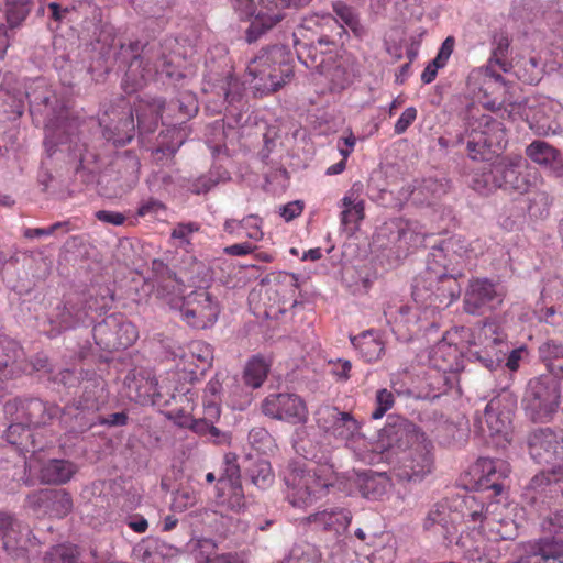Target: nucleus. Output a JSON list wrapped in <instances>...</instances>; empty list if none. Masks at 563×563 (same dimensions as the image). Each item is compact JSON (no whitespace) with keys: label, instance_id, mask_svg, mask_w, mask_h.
<instances>
[{"label":"nucleus","instance_id":"obj_1","mask_svg":"<svg viewBox=\"0 0 563 563\" xmlns=\"http://www.w3.org/2000/svg\"><path fill=\"white\" fill-rule=\"evenodd\" d=\"M174 40H153L141 44L139 41L123 43L112 40L110 49H113V57L125 64L128 69L122 79V89L131 95L152 80L154 77L165 79L168 85L184 87L187 79L185 67L176 63L177 56L172 53Z\"/></svg>","mask_w":563,"mask_h":563},{"label":"nucleus","instance_id":"obj_2","mask_svg":"<svg viewBox=\"0 0 563 563\" xmlns=\"http://www.w3.org/2000/svg\"><path fill=\"white\" fill-rule=\"evenodd\" d=\"M25 96L33 120L37 124H43L46 130L44 145L48 156H52L63 133L74 134V131L81 126V121L69 115L64 101L43 79L34 80L26 89Z\"/></svg>","mask_w":563,"mask_h":563},{"label":"nucleus","instance_id":"obj_3","mask_svg":"<svg viewBox=\"0 0 563 563\" xmlns=\"http://www.w3.org/2000/svg\"><path fill=\"white\" fill-rule=\"evenodd\" d=\"M246 71L257 90L277 91L294 76L291 53L282 45L263 48L250 60Z\"/></svg>","mask_w":563,"mask_h":563},{"label":"nucleus","instance_id":"obj_4","mask_svg":"<svg viewBox=\"0 0 563 563\" xmlns=\"http://www.w3.org/2000/svg\"><path fill=\"white\" fill-rule=\"evenodd\" d=\"M284 481L288 487L287 499L294 507H305L320 498L322 494L333 486L335 481L333 466L307 470L298 461L288 463Z\"/></svg>","mask_w":563,"mask_h":563},{"label":"nucleus","instance_id":"obj_5","mask_svg":"<svg viewBox=\"0 0 563 563\" xmlns=\"http://www.w3.org/2000/svg\"><path fill=\"white\" fill-rule=\"evenodd\" d=\"M463 276L457 269H452V273L440 267L424 269L413 280L412 298L424 307H449L461 295L459 278Z\"/></svg>","mask_w":563,"mask_h":563},{"label":"nucleus","instance_id":"obj_6","mask_svg":"<svg viewBox=\"0 0 563 563\" xmlns=\"http://www.w3.org/2000/svg\"><path fill=\"white\" fill-rule=\"evenodd\" d=\"M466 148L472 159L490 162L499 156L507 144L504 124L489 114L470 123Z\"/></svg>","mask_w":563,"mask_h":563},{"label":"nucleus","instance_id":"obj_7","mask_svg":"<svg viewBox=\"0 0 563 563\" xmlns=\"http://www.w3.org/2000/svg\"><path fill=\"white\" fill-rule=\"evenodd\" d=\"M560 402V384L551 375H541L529 380L522 399L527 416L533 422L552 418Z\"/></svg>","mask_w":563,"mask_h":563},{"label":"nucleus","instance_id":"obj_8","mask_svg":"<svg viewBox=\"0 0 563 563\" xmlns=\"http://www.w3.org/2000/svg\"><path fill=\"white\" fill-rule=\"evenodd\" d=\"M5 417L10 421L24 422L30 428L49 424L60 415V408L38 398H20L8 400L3 406Z\"/></svg>","mask_w":563,"mask_h":563},{"label":"nucleus","instance_id":"obj_9","mask_svg":"<svg viewBox=\"0 0 563 563\" xmlns=\"http://www.w3.org/2000/svg\"><path fill=\"white\" fill-rule=\"evenodd\" d=\"M96 344L104 351H119L131 346L137 339L135 327L122 314H109L92 330Z\"/></svg>","mask_w":563,"mask_h":563},{"label":"nucleus","instance_id":"obj_10","mask_svg":"<svg viewBox=\"0 0 563 563\" xmlns=\"http://www.w3.org/2000/svg\"><path fill=\"white\" fill-rule=\"evenodd\" d=\"M344 34V26L332 14H313L303 18L292 35L294 38L313 40L318 45H336Z\"/></svg>","mask_w":563,"mask_h":563},{"label":"nucleus","instance_id":"obj_11","mask_svg":"<svg viewBox=\"0 0 563 563\" xmlns=\"http://www.w3.org/2000/svg\"><path fill=\"white\" fill-rule=\"evenodd\" d=\"M530 456L539 464L563 460V429L536 428L527 435Z\"/></svg>","mask_w":563,"mask_h":563},{"label":"nucleus","instance_id":"obj_12","mask_svg":"<svg viewBox=\"0 0 563 563\" xmlns=\"http://www.w3.org/2000/svg\"><path fill=\"white\" fill-rule=\"evenodd\" d=\"M219 312V303L206 289H199L189 294L181 308L184 320L196 329H206L213 324Z\"/></svg>","mask_w":563,"mask_h":563},{"label":"nucleus","instance_id":"obj_13","mask_svg":"<svg viewBox=\"0 0 563 563\" xmlns=\"http://www.w3.org/2000/svg\"><path fill=\"white\" fill-rule=\"evenodd\" d=\"M504 301V294L488 279H474L464 295V311L470 314H485L494 311Z\"/></svg>","mask_w":563,"mask_h":563},{"label":"nucleus","instance_id":"obj_14","mask_svg":"<svg viewBox=\"0 0 563 563\" xmlns=\"http://www.w3.org/2000/svg\"><path fill=\"white\" fill-rule=\"evenodd\" d=\"M262 411L273 419L297 424L305 423L308 409L305 401L295 394H272L262 404Z\"/></svg>","mask_w":563,"mask_h":563},{"label":"nucleus","instance_id":"obj_15","mask_svg":"<svg viewBox=\"0 0 563 563\" xmlns=\"http://www.w3.org/2000/svg\"><path fill=\"white\" fill-rule=\"evenodd\" d=\"M100 125L107 141L123 146L134 137V112L129 104L113 107L100 119Z\"/></svg>","mask_w":563,"mask_h":563},{"label":"nucleus","instance_id":"obj_16","mask_svg":"<svg viewBox=\"0 0 563 563\" xmlns=\"http://www.w3.org/2000/svg\"><path fill=\"white\" fill-rule=\"evenodd\" d=\"M499 330V327L494 323H485L481 329L479 339L484 336L485 340H489V342L479 350L470 347L466 352L467 358L472 362L479 363L489 371L499 367L508 353L507 345Z\"/></svg>","mask_w":563,"mask_h":563},{"label":"nucleus","instance_id":"obj_17","mask_svg":"<svg viewBox=\"0 0 563 563\" xmlns=\"http://www.w3.org/2000/svg\"><path fill=\"white\" fill-rule=\"evenodd\" d=\"M530 173L522 169L521 158L501 159L492 167V180L495 188L515 191L518 194L529 192L533 183Z\"/></svg>","mask_w":563,"mask_h":563},{"label":"nucleus","instance_id":"obj_18","mask_svg":"<svg viewBox=\"0 0 563 563\" xmlns=\"http://www.w3.org/2000/svg\"><path fill=\"white\" fill-rule=\"evenodd\" d=\"M418 235L412 231L409 223L395 218L383 223L376 234L375 242L382 249L395 250L397 256L407 254L409 245L416 242Z\"/></svg>","mask_w":563,"mask_h":563},{"label":"nucleus","instance_id":"obj_19","mask_svg":"<svg viewBox=\"0 0 563 563\" xmlns=\"http://www.w3.org/2000/svg\"><path fill=\"white\" fill-rule=\"evenodd\" d=\"M286 7V0H260V8L245 31L247 43L256 42L279 24L285 18L283 10Z\"/></svg>","mask_w":563,"mask_h":563},{"label":"nucleus","instance_id":"obj_20","mask_svg":"<svg viewBox=\"0 0 563 563\" xmlns=\"http://www.w3.org/2000/svg\"><path fill=\"white\" fill-rule=\"evenodd\" d=\"M0 539L2 551L13 560H26L30 539L23 533L21 522L15 516L0 510Z\"/></svg>","mask_w":563,"mask_h":563},{"label":"nucleus","instance_id":"obj_21","mask_svg":"<svg viewBox=\"0 0 563 563\" xmlns=\"http://www.w3.org/2000/svg\"><path fill=\"white\" fill-rule=\"evenodd\" d=\"M420 437L422 434H420L418 427L398 415H389L387 423L379 431V440L390 449H407L417 443Z\"/></svg>","mask_w":563,"mask_h":563},{"label":"nucleus","instance_id":"obj_22","mask_svg":"<svg viewBox=\"0 0 563 563\" xmlns=\"http://www.w3.org/2000/svg\"><path fill=\"white\" fill-rule=\"evenodd\" d=\"M96 409L95 404L89 405L79 400L60 409L58 418L70 432L82 433L98 422Z\"/></svg>","mask_w":563,"mask_h":563},{"label":"nucleus","instance_id":"obj_23","mask_svg":"<svg viewBox=\"0 0 563 563\" xmlns=\"http://www.w3.org/2000/svg\"><path fill=\"white\" fill-rule=\"evenodd\" d=\"M80 126L74 131V134L63 133L57 146L68 144L69 155L78 161L77 172H88L90 175L98 173V154L90 151L88 144L80 137Z\"/></svg>","mask_w":563,"mask_h":563},{"label":"nucleus","instance_id":"obj_24","mask_svg":"<svg viewBox=\"0 0 563 563\" xmlns=\"http://www.w3.org/2000/svg\"><path fill=\"white\" fill-rule=\"evenodd\" d=\"M306 521L321 531L340 537L346 532L352 521V514L345 508H331L309 515Z\"/></svg>","mask_w":563,"mask_h":563},{"label":"nucleus","instance_id":"obj_25","mask_svg":"<svg viewBox=\"0 0 563 563\" xmlns=\"http://www.w3.org/2000/svg\"><path fill=\"white\" fill-rule=\"evenodd\" d=\"M322 427L336 438L349 440L360 431V422L350 413L340 411L336 407H328L322 411Z\"/></svg>","mask_w":563,"mask_h":563},{"label":"nucleus","instance_id":"obj_26","mask_svg":"<svg viewBox=\"0 0 563 563\" xmlns=\"http://www.w3.org/2000/svg\"><path fill=\"white\" fill-rule=\"evenodd\" d=\"M500 399L493 398L485 407L482 416L476 417V422L484 434L490 437L508 434L510 427L509 413L499 410Z\"/></svg>","mask_w":563,"mask_h":563},{"label":"nucleus","instance_id":"obj_27","mask_svg":"<svg viewBox=\"0 0 563 563\" xmlns=\"http://www.w3.org/2000/svg\"><path fill=\"white\" fill-rule=\"evenodd\" d=\"M450 189L445 177L429 176L420 180L410 192V200L418 206H430L442 198Z\"/></svg>","mask_w":563,"mask_h":563},{"label":"nucleus","instance_id":"obj_28","mask_svg":"<svg viewBox=\"0 0 563 563\" xmlns=\"http://www.w3.org/2000/svg\"><path fill=\"white\" fill-rule=\"evenodd\" d=\"M526 155L532 162L548 167L555 176H563V155L545 141H533L527 146Z\"/></svg>","mask_w":563,"mask_h":563},{"label":"nucleus","instance_id":"obj_29","mask_svg":"<svg viewBox=\"0 0 563 563\" xmlns=\"http://www.w3.org/2000/svg\"><path fill=\"white\" fill-rule=\"evenodd\" d=\"M87 318L86 299L77 296L75 299H68L56 308L54 322L58 323L59 330H67L84 322Z\"/></svg>","mask_w":563,"mask_h":563},{"label":"nucleus","instance_id":"obj_30","mask_svg":"<svg viewBox=\"0 0 563 563\" xmlns=\"http://www.w3.org/2000/svg\"><path fill=\"white\" fill-rule=\"evenodd\" d=\"M422 527L424 530L438 531L448 542H452V536L455 533L451 510L443 503H437L430 508Z\"/></svg>","mask_w":563,"mask_h":563},{"label":"nucleus","instance_id":"obj_31","mask_svg":"<svg viewBox=\"0 0 563 563\" xmlns=\"http://www.w3.org/2000/svg\"><path fill=\"white\" fill-rule=\"evenodd\" d=\"M433 468V456L424 444H418L410 453V460L405 465L402 477L410 482H419L430 474Z\"/></svg>","mask_w":563,"mask_h":563},{"label":"nucleus","instance_id":"obj_32","mask_svg":"<svg viewBox=\"0 0 563 563\" xmlns=\"http://www.w3.org/2000/svg\"><path fill=\"white\" fill-rule=\"evenodd\" d=\"M38 501L46 512L56 518H64L71 512L74 504L71 495L66 489H43Z\"/></svg>","mask_w":563,"mask_h":563},{"label":"nucleus","instance_id":"obj_33","mask_svg":"<svg viewBox=\"0 0 563 563\" xmlns=\"http://www.w3.org/2000/svg\"><path fill=\"white\" fill-rule=\"evenodd\" d=\"M77 466L64 459H49L40 468V478L45 484L62 485L71 479Z\"/></svg>","mask_w":563,"mask_h":563},{"label":"nucleus","instance_id":"obj_34","mask_svg":"<svg viewBox=\"0 0 563 563\" xmlns=\"http://www.w3.org/2000/svg\"><path fill=\"white\" fill-rule=\"evenodd\" d=\"M22 356L23 351L15 341L0 338V379L12 378L23 369L20 365Z\"/></svg>","mask_w":563,"mask_h":563},{"label":"nucleus","instance_id":"obj_35","mask_svg":"<svg viewBox=\"0 0 563 563\" xmlns=\"http://www.w3.org/2000/svg\"><path fill=\"white\" fill-rule=\"evenodd\" d=\"M500 499L489 503L486 507L482 498L476 495H464L456 505V510L461 517L470 523L486 522L490 508L499 504Z\"/></svg>","mask_w":563,"mask_h":563},{"label":"nucleus","instance_id":"obj_36","mask_svg":"<svg viewBox=\"0 0 563 563\" xmlns=\"http://www.w3.org/2000/svg\"><path fill=\"white\" fill-rule=\"evenodd\" d=\"M389 479L385 473L373 471L364 472L357 477V486L362 496L367 499L377 500L387 493Z\"/></svg>","mask_w":563,"mask_h":563},{"label":"nucleus","instance_id":"obj_37","mask_svg":"<svg viewBox=\"0 0 563 563\" xmlns=\"http://www.w3.org/2000/svg\"><path fill=\"white\" fill-rule=\"evenodd\" d=\"M541 527L542 539L559 556H563V509L547 517Z\"/></svg>","mask_w":563,"mask_h":563},{"label":"nucleus","instance_id":"obj_38","mask_svg":"<svg viewBox=\"0 0 563 563\" xmlns=\"http://www.w3.org/2000/svg\"><path fill=\"white\" fill-rule=\"evenodd\" d=\"M298 59L310 69L322 70L327 49H319L317 42L310 38H294Z\"/></svg>","mask_w":563,"mask_h":563},{"label":"nucleus","instance_id":"obj_39","mask_svg":"<svg viewBox=\"0 0 563 563\" xmlns=\"http://www.w3.org/2000/svg\"><path fill=\"white\" fill-rule=\"evenodd\" d=\"M550 558H559V555L540 537L522 544L521 554L514 563H547Z\"/></svg>","mask_w":563,"mask_h":563},{"label":"nucleus","instance_id":"obj_40","mask_svg":"<svg viewBox=\"0 0 563 563\" xmlns=\"http://www.w3.org/2000/svg\"><path fill=\"white\" fill-rule=\"evenodd\" d=\"M341 225L351 234L358 229L360 221L364 218V201L345 196L342 199Z\"/></svg>","mask_w":563,"mask_h":563},{"label":"nucleus","instance_id":"obj_41","mask_svg":"<svg viewBox=\"0 0 563 563\" xmlns=\"http://www.w3.org/2000/svg\"><path fill=\"white\" fill-rule=\"evenodd\" d=\"M375 548L368 556L371 563H393L396 558V541L388 532H383L372 541Z\"/></svg>","mask_w":563,"mask_h":563},{"label":"nucleus","instance_id":"obj_42","mask_svg":"<svg viewBox=\"0 0 563 563\" xmlns=\"http://www.w3.org/2000/svg\"><path fill=\"white\" fill-rule=\"evenodd\" d=\"M148 112H150V119L147 120V114L145 110L140 107L135 110L136 118H137V129L140 133H153L158 123V119L162 115V111L165 108V100L161 98L153 99L151 102L147 103Z\"/></svg>","mask_w":563,"mask_h":563},{"label":"nucleus","instance_id":"obj_43","mask_svg":"<svg viewBox=\"0 0 563 563\" xmlns=\"http://www.w3.org/2000/svg\"><path fill=\"white\" fill-rule=\"evenodd\" d=\"M297 451L301 452L306 460L314 462L319 467L333 466L330 451L310 439H301L297 443Z\"/></svg>","mask_w":563,"mask_h":563},{"label":"nucleus","instance_id":"obj_44","mask_svg":"<svg viewBox=\"0 0 563 563\" xmlns=\"http://www.w3.org/2000/svg\"><path fill=\"white\" fill-rule=\"evenodd\" d=\"M494 508H496V506ZM495 511L496 509L490 510L487 515L486 523L488 525L490 532L496 536V539H516L518 537L519 529L516 521L510 517L498 518Z\"/></svg>","mask_w":563,"mask_h":563},{"label":"nucleus","instance_id":"obj_45","mask_svg":"<svg viewBox=\"0 0 563 563\" xmlns=\"http://www.w3.org/2000/svg\"><path fill=\"white\" fill-rule=\"evenodd\" d=\"M351 342L368 362L378 360L384 353V344L371 331L352 336Z\"/></svg>","mask_w":563,"mask_h":563},{"label":"nucleus","instance_id":"obj_46","mask_svg":"<svg viewBox=\"0 0 563 563\" xmlns=\"http://www.w3.org/2000/svg\"><path fill=\"white\" fill-rule=\"evenodd\" d=\"M55 435L47 430L34 428L31 429V437L25 443L23 452H30L32 456L41 461L40 454L55 448Z\"/></svg>","mask_w":563,"mask_h":563},{"label":"nucleus","instance_id":"obj_47","mask_svg":"<svg viewBox=\"0 0 563 563\" xmlns=\"http://www.w3.org/2000/svg\"><path fill=\"white\" fill-rule=\"evenodd\" d=\"M269 365L261 356H253L245 365L243 380L252 388H258L267 377Z\"/></svg>","mask_w":563,"mask_h":563},{"label":"nucleus","instance_id":"obj_48","mask_svg":"<svg viewBox=\"0 0 563 563\" xmlns=\"http://www.w3.org/2000/svg\"><path fill=\"white\" fill-rule=\"evenodd\" d=\"M454 244L455 243L453 240H448L442 242L438 246H433L432 251L428 255L426 269H437V267H440L444 268L445 273H452V269L455 268L450 267V265L452 264V260L448 258V255L450 252L454 250Z\"/></svg>","mask_w":563,"mask_h":563},{"label":"nucleus","instance_id":"obj_49","mask_svg":"<svg viewBox=\"0 0 563 563\" xmlns=\"http://www.w3.org/2000/svg\"><path fill=\"white\" fill-rule=\"evenodd\" d=\"M482 467L483 471L486 472V475L478 479V490L482 493L492 492V495H488V497L500 496L505 490V485L496 478V470L493 462L484 460Z\"/></svg>","mask_w":563,"mask_h":563},{"label":"nucleus","instance_id":"obj_50","mask_svg":"<svg viewBox=\"0 0 563 563\" xmlns=\"http://www.w3.org/2000/svg\"><path fill=\"white\" fill-rule=\"evenodd\" d=\"M246 474L251 482L261 489H266L274 482L271 463L266 460H258L247 468Z\"/></svg>","mask_w":563,"mask_h":563},{"label":"nucleus","instance_id":"obj_51","mask_svg":"<svg viewBox=\"0 0 563 563\" xmlns=\"http://www.w3.org/2000/svg\"><path fill=\"white\" fill-rule=\"evenodd\" d=\"M516 76L528 85H537L542 78V68L536 57L521 60L516 65Z\"/></svg>","mask_w":563,"mask_h":563},{"label":"nucleus","instance_id":"obj_52","mask_svg":"<svg viewBox=\"0 0 563 563\" xmlns=\"http://www.w3.org/2000/svg\"><path fill=\"white\" fill-rule=\"evenodd\" d=\"M319 551L309 543L296 544L283 563H319Z\"/></svg>","mask_w":563,"mask_h":563},{"label":"nucleus","instance_id":"obj_53","mask_svg":"<svg viewBox=\"0 0 563 563\" xmlns=\"http://www.w3.org/2000/svg\"><path fill=\"white\" fill-rule=\"evenodd\" d=\"M4 437L10 444L23 452L25 443L31 437V428L24 422L11 421Z\"/></svg>","mask_w":563,"mask_h":563},{"label":"nucleus","instance_id":"obj_54","mask_svg":"<svg viewBox=\"0 0 563 563\" xmlns=\"http://www.w3.org/2000/svg\"><path fill=\"white\" fill-rule=\"evenodd\" d=\"M333 11L357 36L363 34L364 30L360 23L358 15L351 7L339 1L333 3Z\"/></svg>","mask_w":563,"mask_h":563},{"label":"nucleus","instance_id":"obj_55","mask_svg":"<svg viewBox=\"0 0 563 563\" xmlns=\"http://www.w3.org/2000/svg\"><path fill=\"white\" fill-rule=\"evenodd\" d=\"M494 45L493 55L490 58L495 60V64L498 65L504 71H507L508 63L506 62V56L508 54V49L510 46V38L505 32H498L494 35Z\"/></svg>","mask_w":563,"mask_h":563},{"label":"nucleus","instance_id":"obj_56","mask_svg":"<svg viewBox=\"0 0 563 563\" xmlns=\"http://www.w3.org/2000/svg\"><path fill=\"white\" fill-rule=\"evenodd\" d=\"M224 472L219 478V483L228 482L230 484L241 483V470L238 464V456L235 453L229 452L224 455Z\"/></svg>","mask_w":563,"mask_h":563},{"label":"nucleus","instance_id":"obj_57","mask_svg":"<svg viewBox=\"0 0 563 563\" xmlns=\"http://www.w3.org/2000/svg\"><path fill=\"white\" fill-rule=\"evenodd\" d=\"M375 402L376 408L372 411L371 418L378 420L394 406L395 396L390 390L382 388L376 393Z\"/></svg>","mask_w":563,"mask_h":563},{"label":"nucleus","instance_id":"obj_58","mask_svg":"<svg viewBox=\"0 0 563 563\" xmlns=\"http://www.w3.org/2000/svg\"><path fill=\"white\" fill-rule=\"evenodd\" d=\"M384 314L388 322H394L397 327L405 325L410 321L411 308L407 305H387Z\"/></svg>","mask_w":563,"mask_h":563},{"label":"nucleus","instance_id":"obj_59","mask_svg":"<svg viewBox=\"0 0 563 563\" xmlns=\"http://www.w3.org/2000/svg\"><path fill=\"white\" fill-rule=\"evenodd\" d=\"M541 360L544 362L548 369L552 364L563 357V345L554 341H548L539 347Z\"/></svg>","mask_w":563,"mask_h":563},{"label":"nucleus","instance_id":"obj_60","mask_svg":"<svg viewBox=\"0 0 563 563\" xmlns=\"http://www.w3.org/2000/svg\"><path fill=\"white\" fill-rule=\"evenodd\" d=\"M170 106H177L179 114L184 120L190 119L198 112V101L192 93L185 92Z\"/></svg>","mask_w":563,"mask_h":563},{"label":"nucleus","instance_id":"obj_61","mask_svg":"<svg viewBox=\"0 0 563 563\" xmlns=\"http://www.w3.org/2000/svg\"><path fill=\"white\" fill-rule=\"evenodd\" d=\"M271 440V434L263 427H254L249 432V443L257 451H264Z\"/></svg>","mask_w":563,"mask_h":563},{"label":"nucleus","instance_id":"obj_62","mask_svg":"<svg viewBox=\"0 0 563 563\" xmlns=\"http://www.w3.org/2000/svg\"><path fill=\"white\" fill-rule=\"evenodd\" d=\"M118 165L122 168H125L129 172L131 181L134 183L137 180L141 164L139 158L132 152L126 151L118 159Z\"/></svg>","mask_w":563,"mask_h":563},{"label":"nucleus","instance_id":"obj_63","mask_svg":"<svg viewBox=\"0 0 563 563\" xmlns=\"http://www.w3.org/2000/svg\"><path fill=\"white\" fill-rule=\"evenodd\" d=\"M197 503V496L194 490L181 488L174 495L173 506L175 509L185 510Z\"/></svg>","mask_w":563,"mask_h":563},{"label":"nucleus","instance_id":"obj_64","mask_svg":"<svg viewBox=\"0 0 563 563\" xmlns=\"http://www.w3.org/2000/svg\"><path fill=\"white\" fill-rule=\"evenodd\" d=\"M552 203V197H550L544 191H539L530 198L529 210L534 214L538 213L540 217L543 216L544 212H548L549 207Z\"/></svg>","mask_w":563,"mask_h":563}]
</instances>
